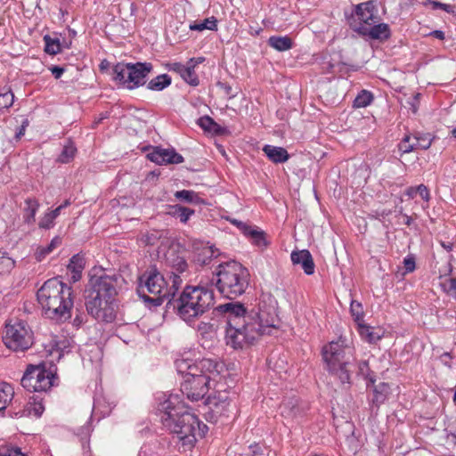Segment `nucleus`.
I'll return each mask as SVG.
<instances>
[{
	"instance_id": "nucleus-1",
	"label": "nucleus",
	"mask_w": 456,
	"mask_h": 456,
	"mask_svg": "<svg viewBox=\"0 0 456 456\" xmlns=\"http://www.w3.org/2000/svg\"><path fill=\"white\" fill-rule=\"evenodd\" d=\"M216 310L226 323V345L238 350L254 345L263 335L270 334L278 327L274 309L266 311L261 306L257 312H248L243 304L229 302L219 305Z\"/></svg>"
},
{
	"instance_id": "nucleus-2",
	"label": "nucleus",
	"mask_w": 456,
	"mask_h": 456,
	"mask_svg": "<svg viewBox=\"0 0 456 456\" xmlns=\"http://www.w3.org/2000/svg\"><path fill=\"white\" fill-rule=\"evenodd\" d=\"M119 274L92 275L84 297L86 312L97 321L110 323L116 319V297Z\"/></svg>"
},
{
	"instance_id": "nucleus-3",
	"label": "nucleus",
	"mask_w": 456,
	"mask_h": 456,
	"mask_svg": "<svg viewBox=\"0 0 456 456\" xmlns=\"http://www.w3.org/2000/svg\"><path fill=\"white\" fill-rule=\"evenodd\" d=\"M161 421L166 428L175 434L183 446L191 448L196 443V436H204L207 425L201 423L195 414L189 412L183 405H173L167 401L163 405Z\"/></svg>"
},
{
	"instance_id": "nucleus-4",
	"label": "nucleus",
	"mask_w": 456,
	"mask_h": 456,
	"mask_svg": "<svg viewBox=\"0 0 456 456\" xmlns=\"http://www.w3.org/2000/svg\"><path fill=\"white\" fill-rule=\"evenodd\" d=\"M37 297L45 317L57 322L70 318L73 306L71 287L56 278L50 279L37 290Z\"/></svg>"
},
{
	"instance_id": "nucleus-5",
	"label": "nucleus",
	"mask_w": 456,
	"mask_h": 456,
	"mask_svg": "<svg viewBox=\"0 0 456 456\" xmlns=\"http://www.w3.org/2000/svg\"><path fill=\"white\" fill-rule=\"evenodd\" d=\"M215 303L212 290L202 286H186L178 297H172L167 303L186 322L191 323L208 312Z\"/></svg>"
},
{
	"instance_id": "nucleus-6",
	"label": "nucleus",
	"mask_w": 456,
	"mask_h": 456,
	"mask_svg": "<svg viewBox=\"0 0 456 456\" xmlns=\"http://www.w3.org/2000/svg\"><path fill=\"white\" fill-rule=\"evenodd\" d=\"M169 285L163 274L158 271L156 267H151L146 270L138 280L137 293L139 297L145 302L154 306H159L165 300L171 299L175 296L181 283L182 279L178 276L174 277Z\"/></svg>"
},
{
	"instance_id": "nucleus-7",
	"label": "nucleus",
	"mask_w": 456,
	"mask_h": 456,
	"mask_svg": "<svg viewBox=\"0 0 456 456\" xmlns=\"http://www.w3.org/2000/svg\"><path fill=\"white\" fill-rule=\"evenodd\" d=\"M248 270L240 263L230 261L218 265L213 282L224 297L233 299L245 293L249 284Z\"/></svg>"
},
{
	"instance_id": "nucleus-8",
	"label": "nucleus",
	"mask_w": 456,
	"mask_h": 456,
	"mask_svg": "<svg viewBox=\"0 0 456 456\" xmlns=\"http://www.w3.org/2000/svg\"><path fill=\"white\" fill-rule=\"evenodd\" d=\"M152 68V64L150 62H118L112 69L114 80L126 88L133 90L146 83V77Z\"/></svg>"
},
{
	"instance_id": "nucleus-9",
	"label": "nucleus",
	"mask_w": 456,
	"mask_h": 456,
	"mask_svg": "<svg viewBox=\"0 0 456 456\" xmlns=\"http://www.w3.org/2000/svg\"><path fill=\"white\" fill-rule=\"evenodd\" d=\"M3 342L11 350L24 352L33 345V333L24 321L9 322L5 324Z\"/></svg>"
},
{
	"instance_id": "nucleus-10",
	"label": "nucleus",
	"mask_w": 456,
	"mask_h": 456,
	"mask_svg": "<svg viewBox=\"0 0 456 456\" xmlns=\"http://www.w3.org/2000/svg\"><path fill=\"white\" fill-rule=\"evenodd\" d=\"M54 377L45 363L29 364L21 379V386L28 392H46L53 387Z\"/></svg>"
},
{
	"instance_id": "nucleus-11",
	"label": "nucleus",
	"mask_w": 456,
	"mask_h": 456,
	"mask_svg": "<svg viewBox=\"0 0 456 456\" xmlns=\"http://www.w3.org/2000/svg\"><path fill=\"white\" fill-rule=\"evenodd\" d=\"M353 350L350 346L345 345V340L341 338L338 341H332L322 348V356L325 361L328 370H337L338 364H349Z\"/></svg>"
},
{
	"instance_id": "nucleus-12",
	"label": "nucleus",
	"mask_w": 456,
	"mask_h": 456,
	"mask_svg": "<svg viewBox=\"0 0 456 456\" xmlns=\"http://www.w3.org/2000/svg\"><path fill=\"white\" fill-rule=\"evenodd\" d=\"M376 5L373 0L360 3L354 6L351 14L346 13V18L350 28L356 32V28H367L370 25L376 23L377 17L375 16Z\"/></svg>"
},
{
	"instance_id": "nucleus-13",
	"label": "nucleus",
	"mask_w": 456,
	"mask_h": 456,
	"mask_svg": "<svg viewBox=\"0 0 456 456\" xmlns=\"http://www.w3.org/2000/svg\"><path fill=\"white\" fill-rule=\"evenodd\" d=\"M216 381L208 378H187L181 383V392L191 402H198L204 398Z\"/></svg>"
},
{
	"instance_id": "nucleus-14",
	"label": "nucleus",
	"mask_w": 456,
	"mask_h": 456,
	"mask_svg": "<svg viewBox=\"0 0 456 456\" xmlns=\"http://www.w3.org/2000/svg\"><path fill=\"white\" fill-rule=\"evenodd\" d=\"M166 265L171 269L169 279L174 281L175 276L186 277L189 275V264L183 252H180L174 248H170L165 255Z\"/></svg>"
},
{
	"instance_id": "nucleus-15",
	"label": "nucleus",
	"mask_w": 456,
	"mask_h": 456,
	"mask_svg": "<svg viewBox=\"0 0 456 456\" xmlns=\"http://www.w3.org/2000/svg\"><path fill=\"white\" fill-rule=\"evenodd\" d=\"M218 366L216 361L208 358L192 361L187 378H208V380L216 381V378L219 376Z\"/></svg>"
},
{
	"instance_id": "nucleus-16",
	"label": "nucleus",
	"mask_w": 456,
	"mask_h": 456,
	"mask_svg": "<svg viewBox=\"0 0 456 456\" xmlns=\"http://www.w3.org/2000/svg\"><path fill=\"white\" fill-rule=\"evenodd\" d=\"M281 414L286 419H297L303 417L309 409L307 402L297 396L287 397L281 406Z\"/></svg>"
},
{
	"instance_id": "nucleus-17",
	"label": "nucleus",
	"mask_w": 456,
	"mask_h": 456,
	"mask_svg": "<svg viewBox=\"0 0 456 456\" xmlns=\"http://www.w3.org/2000/svg\"><path fill=\"white\" fill-rule=\"evenodd\" d=\"M207 403L209 405L211 413L216 417H230L235 410V404L232 403V400L229 398L226 393L218 392L217 395L208 397Z\"/></svg>"
},
{
	"instance_id": "nucleus-18",
	"label": "nucleus",
	"mask_w": 456,
	"mask_h": 456,
	"mask_svg": "<svg viewBox=\"0 0 456 456\" xmlns=\"http://www.w3.org/2000/svg\"><path fill=\"white\" fill-rule=\"evenodd\" d=\"M147 158L158 164H180L183 162V157L175 151V149H162L154 147L152 151L147 154Z\"/></svg>"
},
{
	"instance_id": "nucleus-19",
	"label": "nucleus",
	"mask_w": 456,
	"mask_h": 456,
	"mask_svg": "<svg viewBox=\"0 0 456 456\" xmlns=\"http://www.w3.org/2000/svg\"><path fill=\"white\" fill-rule=\"evenodd\" d=\"M356 33L362 37H368L380 42L387 41L391 37V29L387 23H374L367 28L359 26L356 28Z\"/></svg>"
},
{
	"instance_id": "nucleus-20",
	"label": "nucleus",
	"mask_w": 456,
	"mask_h": 456,
	"mask_svg": "<svg viewBox=\"0 0 456 456\" xmlns=\"http://www.w3.org/2000/svg\"><path fill=\"white\" fill-rule=\"evenodd\" d=\"M293 265H301L306 275L314 273L315 265L311 253L307 249L293 251L290 255Z\"/></svg>"
},
{
	"instance_id": "nucleus-21",
	"label": "nucleus",
	"mask_w": 456,
	"mask_h": 456,
	"mask_svg": "<svg viewBox=\"0 0 456 456\" xmlns=\"http://www.w3.org/2000/svg\"><path fill=\"white\" fill-rule=\"evenodd\" d=\"M232 224H236L239 228L241 229L244 235L250 238L252 243L259 248L265 247L267 245L266 240H265V233L263 231L255 229L249 225H247L246 224L233 220Z\"/></svg>"
},
{
	"instance_id": "nucleus-22",
	"label": "nucleus",
	"mask_w": 456,
	"mask_h": 456,
	"mask_svg": "<svg viewBox=\"0 0 456 456\" xmlns=\"http://www.w3.org/2000/svg\"><path fill=\"white\" fill-rule=\"evenodd\" d=\"M219 256V250L212 246H205L197 249L194 262L200 266L210 265L212 261Z\"/></svg>"
},
{
	"instance_id": "nucleus-23",
	"label": "nucleus",
	"mask_w": 456,
	"mask_h": 456,
	"mask_svg": "<svg viewBox=\"0 0 456 456\" xmlns=\"http://www.w3.org/2000/svg\"><path fill=\"white\" fill-rule=\"evenodd\" d=\"M263 151L266 157L273 163H284L289 159V154L283 147L266 144L263 148Z\"/></svg>"
},
{
	"instance_id": "nucleus-24",
	"label": "nucleus",
	"mask_w": 456,
	"mask_h": 456,
	"mask_svg": "<svg viewBox=\"0 0 456 456\" xmlns=\"http://www.w3.org/2000/svg\"><path fill=\"white\" fill-rule=\"evenodd\" d=\"M23 208V222L28 225H32L36 222V215L39 208V202L35 198H28L25 200Z\"/></svg>"
},
{
	"instance_id": "nucleus-25",
	"label": "nucleus",
	"mask_w": 456,
	"mask_h": 456,
	"mask_svg": "<svg viewBox=\"0 0 456 456\" xmlns=\"http://www.w3.org/2000/svg\"><path fill=\"white\" fill-rule=\"evenodd\" d=\"M358 326V332L362 338V339H363L364 341L370 343V344H374L376 342H378L379 340L381 339L382 338V334L379 332V330H376L375 328L370 326V325H367L363 322H359V324H357Z\"/></svg>"
},
{
	"instance_id": "nucleus-26",
	"label": "nucleus",
	"mask_w": 456,
	"mask_h": 456,
	"mask_svg": "<svg viewBox=\"0 0 456 456\" xmlns=\"http://www.w3.org/2000/svg\"><path fill=\"white\" fill-rule=\"evenodd\" d=\"M390 394V386L387 383L380 382L373 387V397L371 399L372 405L379 408L387 399Z\"/></svg>"
},
{
	"instance_id": "nucleus-27",
	"label": "nucleus",
	"mask_w": 456,
	"mask_h": 456,
	"mask_svg": "<svg viewBox=\"0 0 456 456\" xmlns=\"http://www.w3.org/2000/svg\"><path fill=\"white\" fill-rule=\"evenodd\" d=\"M267 43L269 46L279 52L288 51L293 47V41L288 36H272Z\"/></svg>"
},
{
	"instance_id": "nucleus-28",
	"label": "nucleus",
	"mask_w": 456,
	"mask_h": 456,
	"mask_svg": "<svg viewBox=\"0 0 456 456\" xmlns=\"http://www.w3.org/2000/svg\"><path fill=\"white\" fill-rule=\"evenodd\" d=\"M168 209V214L173 217L178 218L183 224H186L195 213L194 209L178 204L169 206Z\"/></svg>"
},
{
	"instance_id": "nucleus-29",
	"label": "nucleus",
	"mask_w": 456,
	"mask_h": 456,
	"mask_svg": "<svg viewBox=\"0 0 456 456\" xmlns=\"http://www.w3.org/2000/svg\"><path fill=\"white\" fill-rule=\"evenodd\" d=\"M13 396V387L6 382H0V411L6 409Z\"/></svg>"
},
{
	"instance_id": "nucleus-30",
	"label": "nucleus",
	"mask_w": 456,
	"mask_h": 456,
	"mask_svg": "<svg viewBox=\"0 0 456 456\" xmlns=\"http://www.w3.org/2000/svg\"><path fill=\"white\" fill-rule=\"evenodd\" d=\"M175 197L176 200L185 203L200 204L203 202L199 194L191 190L177 191L175 192Z\"/></svg>"
},
{
	"instance_id": "nucleus-31",
	"label": "nucleus",
	"mask_w": 456,
	"mask_h": 456,
	"mask_svg": "<svg viewBox=\"0 0 456 456\" xmlns=\"http://www.w3.org/2000/svg\"><path fill=\"white\" fill-rule=\"evenodd\" d=\"M171 77L167 74H161L151 79L147 88L152 91H162L166 87L171 85Z\"/></svg>"
},
{
	"instance_id": "nucleus-32",
	"label": "nucleus",
	"mask_w": 456,
	"mask_h": 456,
	"mask_svg": "<svg viewBox=\"0 0 456 456\" xmlns=\"http://www.w3.org/2000/svg\"><path fill=\"white\" fill-rule=\"evenodd\" d=\"M77 153V148L72 141L68 140V142L64 144L63 149L59 155L57 161L60 163H69L75 157Z\"/></svg>"
},
{
	"instance_id": "nucleus-33",
	"label": "nucleus",
	"mask_w": 456,
	"mask_h": 456,
	"mask_svg": "<svg viewBox=\"0 0 456 456\" xmlns=\"http://www.w3.org/2000/svg\"><path fill=\"white\" fill-rule=\"evenodd\" d=\"M61 244V238L55 236L46 247H40L37 249L35 254L36 259L39 262L42 261L47 255L53 252V249L59 247Z\"/></svg>"
},
{
	"instance_id": "nucleus-34",
	"label": "nucleus",
	"mask_w": 456,
	"mask_h": 456,
	"mask_svg": "<svg viewBox=\"0 0 456 456\" xmlns=\"http://www.w3.org/2000/svg\"><path fill=\"white\" fill-rule=\"evenodd\" d=\"M190 29L198 31H202L204 29L216 31L217 20L216 17L212 16L200 21H195L193 24L190 25Z\"/></svg>"
},
{
	"instance_id": "nucleus-35",
	"label": "nucleus",
	"mask_w": 456,
	"mask_h": 456,
	"mask_svg": "<svg viewBox=\"0 0 456 456\" xmlns=\"http://www.w3.org/2000/svg\"><path fill=\"white\" fill-rule=\"evenodd\" d=\"M195 64H187L181 75V77L190 86H197L200 84V79L195 70Z\"/></svg>"
},
{
	"instance_id": "nucleus-36",
	"label": "nucleus",
	"mask_w": 456,
	"mask_h": 456,
	"mask_svg": "<svg viewBox=\"0 0 456 456\" xmlns=\"http://www.w3.org/2000/svg\"><path fill=\"white\" fill-rule=\"evenodd\" d=\"M373 99V94L370 92L362 90L355 97L353 106L354 108L367 107L372 102Z\"/></svg>"
},
{
	"instance_id": "nucleus-37",
	"label": "nucleus",
	"mask_w": 456,
	"mask_h": 456,
	"mask_svg": "<svg viewBox=\"0 0 456 456\" xmlns=\"http://www.w3.org/2000/svg\"><path fill=\"white\" fill-rule=\"evenodd\" d=\"M45 51L48 54L55 55L61 52L60 40L58 38H52L49 35L44 37Z\"/></svg>"
},
{
	"instance_id": "nucleus-38",
	"label": "nucleus",
	"mask_w": 456,
	"mask_h": 456,
	"mask_svg": "<svg viewBox=\"0 0 456 456\" xmlns=\"http://www.w3.org/2000/svg\"><path fill=\"white\" fill-rule=\"evenodd\" d=\"M350 313L357 324H359V322H363L364 312L360 302L356 300L351 301Z\"/></svg>"
},
{
	"instance_id": "nucleus-39",
	"label": "nucleus",
	"mask_w": 456,
	"mask_h": 456,
	"mask_svg": "<svg viewBox=\"0 0 456 456\" xmlns=\"http://www.w3.org/2000/svg\"><path fill=\"white\" fill-rule=\"evenodd\" d=\"M85 267V259L79 254L74 255L67 266L69 272H82Z\"/></svg>"
},
{
	"instance_id": "nucleus-40",
	"label": "nucleus",
	"mask_w": 456,
	"mask_h": 456,
	"mask_svg": "<svg viewBox=\"0 0 456 456\" xmlns=\"http://www.w3.org/2000/svg\"><path fill=\"white\" fill-rule=\"evenodd\" d=\"M270 450L264 444L254 443L248 446L247 456H269Z\"/></svg>"
},
{
	"instance_id": "nucleus-41",
	"label": "nucleus",
	"mask_w": 456,
	"mask_h": 456,
	"mask_svg": "<svg viewBox=\"0 0 456 456\" xmlns=\"http://www.w3.org/2000/svg\"><path fill=\"white\" fill-rule=\"evenodd\" d=\"M192 364V360L190 359H179L175 361V366L178 373L183 375V379H187L190 375V370Z\"/></svg>"
},
{
	"instance_id": "nucleus-42",
	"label": "nucleus",
	"mask_w": 456,
	"mask_h": 456,
	"mask_svg": "<svg viewBox=\"0 0 456 456\" xmlns=\"http://www.w3.org/2000/svg\"><path fill=\"white\" fill-rule=\"evenodd\" d=\"M413 141L419 142L421 150H428L432 144V138L430 134L415 133L412 135Z\"/></svg>"
},
{
	"instance_id": "nucleus-43",
	"label": "nucleus",
	"mask_w": 456,
	"mask_h": 456,
	"mask_svg": "<svg viewBox=\"0 0 456 456\" xmlns=\"http://www.w3.org/2000/svg\"><path fill=\"white\" fill-rule=\"evenodd\" d=\"M359 374L362 375L365 379L369 380L372 385H374L376 379L374 378V373L370 370L369 362L367 361H362L358 364Z\"/></svg>"
},
{
	"instance_id": "nucleus-44",
	"label": "nucleus",
	"mask_w": 456,
	"mask_h": 456,
	"mask_svg": "<svg viewBox=\"0 0 456 456\" xmlns=\"http://www.w3.org/2000/svg\"><path fill=\"white\" fill-rule=\"evenodd\" d=\"M348 364H338L337 365V370L331 371L332 373L338 375L341 383H349L350 382V372L347 369Z\"/></svg>"
},
{
	"instance_id": "nucleus-45",
	"label": "nucleus",
	"mask_w": 456,
	"mask_h": 456,
	"mask_svg": "<svg viewBox=\"0 0 456 456\" xmlns=\"http://www.w3.org/2000/svg\"><path fill=\"white\" fill-rule=\"evenodd\" d=\"M14 102V94L9 90L6 93L0 94V110H8Z\"/></svg>"
},
{
	"instance_id": "nucleus-46",
	"label": "nucleus",
	"mask_w": 456,
	"mask_h": 456,
	"mask_svg": "<svg viewBox=\"0 0 456 456\" xmlns=\"http://www.w3.org/2000/svg\"><path fill=\"white\" fill-rule=\"evenodd\" d=\"M424 5H431L433 10L442 9L448 13H454L453 5L444 4L436 0H427Z\"/></svg>"
},
{
	"instance_id": "nucleus-47",
	"label": "nucleus",
	"mask_w": 456,
	"mask_h": 456,
	"mask_svg": "<svg viewBox=\"0 0 456 456\" xmlns=\"http://www.w3.org/2000/svg\"><path fill=\"white\" fill-rule=\"evenodd\" d=\"M444 291L456 300V278H450L442 283Z\"/></svg>"
},
{
	"instance_id": "nucleus-48",
	"label": "nucleus",
	"mask_w": 456,
	"mask_h": 456,
	"mask_svg": "<svg viewBox=\"0 0 456 456\" xmlns=\"http://www.w3.org/2000/svg\"><path fill=\"white\" fill-rule=\"evenodd\" d=\"M412 137L410 134L404 135L398 144V150L402 154L410 153L414 151V146L411 144Z\"/></svg>"
},
{
	"instance_id": "nucleus-49",
	"label": "nucleus",
	"mask_w": 456,
	"mask_h": 456,
	"mask_svg": "<svg viewBox=\"0 0 456 456\" xmlns=\"http://www.w3.org/2000/svg\"><path fill=\"white\" fill-rule=\"evenodd\" d=\"M54 220L55 218L50 214V212H47L40 219L38 223V227L40 229L48 230L54 226Z\"/></svg>"
},
{
	"instance_id": "nucleus-50",
	"label": "nucleus",
	"mask_w": 456,
	"mask_h": 456,
	"mask_svg": "<svg viewBox=\"0 0 456 456\" xmlns=\"http://www.w3.org/2000/svg\"><path fill=\"white\" fill-rule=\"evenodd\" d=\"M214 123L215 120L209 116L200 117L197 121V124L206 132H210Z\"/></svg>"
},
{
	"instance_id": "nucleus-51",
	"label": "nucleus",
	"mask_w": 456,
	"mask_h": 456,
	"mask_svg": "<svg viewBox=\"0 0 456 456\" xmlns=\"http://www.w3.org/2000/svg\"><path fill=\"white\" fill-rule=\"evenodd\" d=\"M29 405H28L26 411L28 412V414H31L33 412L34 416L40 417L45 410L43 404L41 402H34V404L32 405L31 403H28Z\"/></svg>"
},
{
	"instance_id": "nucleus-52",
	"label": "nucleus",
	"mask_w": 456,
	"mask_h": 456,
	"mask_svg": "<svg viewBox=\"0 0 456 456\" xmlns=\"http://www.w3.org/2000/svg\"><path fill=\"white\" fill-rule=\"evenodd\" d=\"M403 266L405 273H412L416 268L415 257L413 255H408L403 259Z\"/></svg>"
},
{
	"instance_id": "nucleus-53",
	"label": "nucleus",
	"mask_w": 456,
	"mask_h": 456,
	"mask_svg": "<svg viewBox=\"0 0 456 456\" xmlns=\"http://www.w3.org/2000/svg\"><path fill=\"white\" fill-rule=\"evenodd\" d=\"M0 456H27V455L22 453L20 448L15 447V448H7L3 451H0Z\"/></svg>"
},
{
	"instance_id": "nucleus-54",
	"label": "nucleus",
	"mask_w": 456,
	"mask_h": 456,
	"mask_svg": "<svg viewBox=\"0 0 456 456\" xmlns=\"http://www.w3.org/2000/svg\"><path fill=\"white\" fill-rule=\"evenodd\" d=\"M185 66L186 65H183L181 62H171V63L167 64V68L169 71L175 72V73L179 74L180 76L182 75Z\"/></svg>"
},
{
	"instance_id": "nucleus-55",
	"label": "nucleus",
	"mask_w": 456,
	"mask_h": 456,
	"mask_svg": "<svg viewBox=\"0 0 456 456\" xmlns=\"http://www.w3.org/2000/svg\"><path fill=\"white\" fill-rule=\"evenodd\" d=\"M417 194H419L422 200L425 201H428L430 199L429 190L428 188L424 184H419L417 186Z\"/></svg>"
},
{
	"instance_id": "nucleus-56",
	"label": "nucleus",
	"mask_w": 456,
	"mask_h": 456,
	"mask_svg": "<svg viewBox=\"0 0 456 456\" xmlns=\"http://www.w3.org/2000/svg\"><path fill=\"white\" fill-rule=\"evenodd\" d=\"M50 70L53 74V76L58 79L61 77V75L64 73L65 71V69L63 67H60V66H53L50 68Z\"/></svg>"
},
{
	"instance_id": "nucleus-57",
	"label": "nucleus",
	"mask_w": 456,
	"mask_h": 456,
	"mask_svg": "<svg viewBox=\"0 0 456 456\" xmlns=\"http://www.w3.org/2000/svg\"><path fill=\"white\" fill-rule=\"evenodd\" d=\"M225 128L222 127L220 125H218L216 121L210 130L209 133H212L216 135H223L224 134Z\"/></svg>"
},
{
	"instance_id": "nucleus-58",
	"label": "nucleus",
	"mask_w": 456,
	"mask_h": 456,
	"mask_svg": "<svg viewBox=\"0 0 456 456\" xmlns=\"http://www.w3.org/2000/svg\"><path fill=\"white\" fill-rule=\"evenodd\" d=\"M417 186H411V187H408L405 191V195L408 196L409 198H414L417 194Z\"/></svg>"
},
{
	"instance_id": "nucleus-59",
	"label": "nucleus",
	"mask_w": 456,
	"mask_h": 456,
	"mask_svg": "<svg viewBox=\"0 0 456 456\" xmlns=\"http://www.w3.org/2000/svg\"><path fill=\"white\" fill-rule=\"evenodd\" d=\"M430 35L433 36L434 37L439 39V40H444V33L442 30H434V31L431 32Z\"/></svg>"
},
{
	"instance_id": "nucleus-60",
	"label": "nucleus",
	"mask_w": 456,
	"mask_h": 456,
	"mask_svg": "<svg viewBox=\"0 0 456 456\" xmlns=\"http://www.w3.org/2000/svg\"><path fill=\"white\" fill-rule=\"evenodd\" d=\"M71 276L70 279L73 282H77L81 279L82 272H74L70 273Z\"/></svg>"
},
{
	"instance_id": "nucleus-61",
	"label": "nucleus",
	"mask_w": 456,
	"mask_h": 456,
	"mask_svg": "<svg viewBox=\"0 0 456 456\" xmlns=\"http://www.w3.org/2000/svg\"><path fill=\"white\" fill-rule=\"evenodd\" d=\"M61 209H62V207L59 206L55 209L51 210L49 212L56 219L60 216Z\"/></svg>"
},
{
	"instance_id": "nucleus-62",
	"label": "nucleus",
	"mask_w": 456,
	"mask_h": 456,
	"mask_svg": "<svg viewBox=\"0 0 456 456\" xmlns=\"http://www.w3.org/2000/svg\"><path fill=\"white\" fill-rule=\"evenodd\" d=\"M222 86L224 87L225 93L230 95L231 98L234 97L235 94H232V86H229V85H222Z\"/></svg>"
},
{
	"instance_id": "nucleus-63",
	"label": "nucleus",
	"mask_w": 456,
	"mask_h": 456,
	"mask_svg": "<svg viewBox=\"0 0 456 456\" xmlns=\"http://www.w3.org/2000/svg\"><path fill=\"white\" fill-rule=\"evenodd\" d=\"M202 61H203V59H200H200L191 58V59H190V61L188 62H189V64H195V66H196L197 64L201 63Z\"/></svg>"
},
{
	"instance_id": "nucleus-64",
	"label": "nucleus",
	"mask_w": 456,
	"mask_h": 456,
	"mask_svg": "<svg viewBox=\"0 0 456 456\" xmlns=\"http://www.w3.org/2000/svg\"><path fill=\"white\" fill-rule=\"evenodd\" d=\"M442 247L444 248L447 251H451L452 248V244H445L444 242L441 243Z\"/></svg>"
}]
</instances>
